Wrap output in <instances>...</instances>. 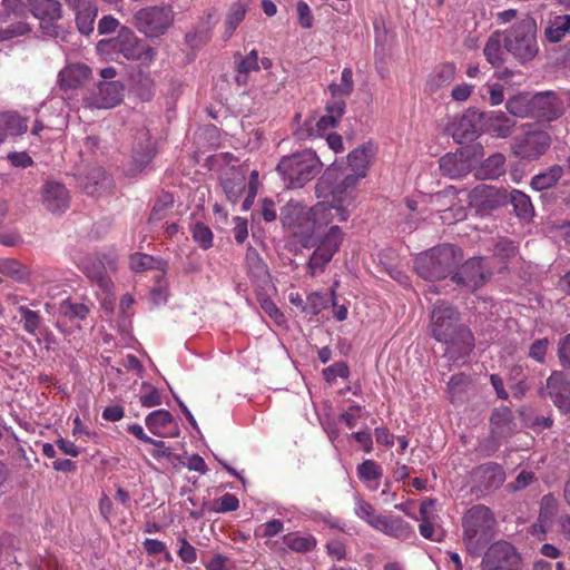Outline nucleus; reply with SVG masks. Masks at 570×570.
I'll return each mask as SVG.
<instances>
[{
    "mask_svg": "<svg viewBox=\"0 0 570 570\" xmlns=\"http://www.w3.org/2000/svg\"><path fill=\"white\" fill-rule=\"evenodd\" d=\"M459 313L451 305L441 302L432 311L431 328L433 337L444 344L461 345L470 350L473 335L469 328L459 325Z\"/></svg>",
    "mask_w": 570,
    "mask_h": 570,
    "instance_id": "1",
    "label": "nucleus"
},
{
    "mask_svg": "<svg viewBox=\"0 0 570 570\" xmlns=\"http://www.w3.org/2000/svg\"><path fill=\"white\" fill-rule=\"evenodd\" d=\"M497 521L492 511L482 504L472 507L462 519L463 540L469 553L478 556L494 535Z\"/></svg>",
    "mask_w": 570,
    "mask_h": 570,
    "instance_id": "2",
    "label": "nucleus"
},
{
    "mask_svg": "<svg viewBox=\"0 0 570 570\" xmlns=\"http://www.w3.org/2000/svg\"><path fill=\"white\" fill-rule=\"evenodd\" d=\"M322 167L317 155L313 150L306 149L284 156L276 169L287 188H302L321 173Z\"/></svg>",
    "mask_w": 570,
    "mask_h": 570,
    "instance_id": "3",
    "label": "nucleus"
},
{
    "mask_svg": "<svg viewBox=\"0 0 570 570\" xmlns=\"http://www.w3.org/2000/svg\"><path fill=\"white\" fill-rule=\"evenodd\" d=\"M504 48L520 63L533 60L539 52L537 24L531 17H524L503 32Z\"/></svg>",
    "mask_w": 570,
    "mask_h": 570,
    "instance_id": "4",
    "label": "nucleus"
},
{
    "mask_svg": "<svg viewBox=\"0 0 570 570\" xmlns=\"http://www.w3.org/2000/svg\"><path fill=\"white\" fill-rule=\"evenodd\" d=\"M355 194L336 186L332 191V202H318L311 207L308 219L313 224L312 234L326 227L335 219L345 222L350 217L351 207H353Z\"/></svg>",
    "mask_w": 570,
    "mask_h": 570,
    "instance_id": "5",
    "label": "nucleus"
},
{
    "mask_svg": "<svg viewBox=\"0 0 570 570\" xmlns=\"http://www.w3.org/2000/svg\"><path fill=\"white\" fill-rule=\"evenodd\" d=\"M312 235L317 239L316 248L308 261L309 272L314 276L324 271L325 266L332 261L335 253L340 249L343 240V232L338 226L334 225L325 233H321V230H318L315 234L311 233L309 236Z\"/></svg>",
    "mask_w": 570,
    "mask_h": 570,
    "instance_id": "6",
    "label": "nucleus"
},
{
    "mask_svg": "<svg viewBox=\"0 0 570 570\" xmlns=\"http://www.w3.org/2000/svg\"><path fill=\"white\" fill-rule=\"evenodd\" d=\"M86 276L105 292H110V275L117 271V257L114 254H90L77 261Z\"/></svg>",
    "mask_w": 570,
    "mask_h": 570,
    "instance_id": "7",
    "label": "nucleus"
},
{
    "mask_svg": "<svg viewBox=\"0 0 570 570\" xmlns=\"http://www.w3.org/2000/svg\"><path fill=\"white\" fill-rule=\"evenodd\" d=\"M174 18L170 6H154L139 10L135 14V22L138 30L147 37H159L173 26Z\"/></svg>",
    "mask_w": 570,
    "mask_h": 570,
    "instance_id": "8",
    "label": "nucleus"
},
{
    "mask_svg": "<svg viewBox=\"0 0 570 570\" xmlns=\"http://www.w3.org/2000/svg\"><path fill=\"white\" fill-rule=\"evenodd\" d=\"M522 559L517 549L504 540L492 543L485 551L480 570H521Z\"/></svg>",
    "mask_w": 570,
    "mask_h": 570,
    "instance_id": "9",
    "label": "nucleus"
},
{
    "mask_svg": "<svg viewBox=\"0 0 570 570\" xmlns=\"http://www.w3.org/2000/svg\"><path fill=\"white\" fill-rule=\"evenodd\" d=\"M346 104L342 100H333L326 106V115L318 119L308 118L303 127L295 131V136L299 140L321 137L327 134L328 130L336 127L338 120L345 111Z\"/></svg>",
    "mask_w": 570,
    "mask_h": 570,
    "instance_id": "10",
    "label": "nucleus"
},
{
    "mask_svg": "<svg viewBox=\"0 0 570 570\" xmlns=\"http://www.w3.org/2000/svg\"><path fill=\"white\" fill-rule=\"evenodd\" d=\"M112 49L129 60L148 66L155 58V50L146 42L139 40L128 28H121L112 40Z\"/></svg>",
    "mask_w": 570,
    "mask_h": 570,
    "instance_id": "11",
    "label": "nucleus"
},
{
    "mask_svg": "<svg viewBox=\"0 0 570 570\" xmlns=\"http://www.w3.org/2000/svg\"><path fill=\"white\" fill-rule=\"evenodd\" d=\"M550 145L551 137L547 131H528L524 136L514 139L512 153L521 159L534 160L540 158Z\"/></svg>",
    "mask_w": 570,
    "mask_h": 570,
    "instance_id": "12",
    "label": "nucleus"
},
{
    "mask_svg": "<svg viewBox=\"0 0 570 570\" xmlns=\"http://www.w3.org/2000/svg\"><path fill=\"white\" fill-rule=\"evenodd\" d=\"M449 130L458 144L474 140L483 131V112L469 108L451 122Z\"/></svg>",
    "mask_w": 570,
    "mask_h": 570,
    "instance_id": "13",
    "label": "nucleus"
},
{
    "mask_svg": "<svg viewBox=\"0 0 570 570\" xmlns=\"http://www.w3.org/2000/svg\"><path fill=\"white\" fill-rule=\"evenodd\" d=\"M31 12L40 21L43 35L59 38L61 33L57 21L62 17L61 3L58 0H36L31 6Z\"/></svg>",
    "mask_w": 570,
    "mask_h": 570,
    "instance_id": "14",
    "label": "nucleus"
},
{
    "mask_svg": "<svg viewBox=\"0 0 570 570\" xmlns=\"http://www.w3.org/2000/svg\"><path fill=\"white\" fill-rule=\"evenodd\" d=\"M372 156L371 146H361L348 154L347 166L352 174H347L338 185L354 194V188L361 178H364Z\"/></svg>",
    "mask_w": 570,
    "mask_h": 570,
    "instance_id": "15",
    "label": "nucleus"
},
{
    "mask_svg": "<svg viewBox=\"0 0 570 570\" xmlns=\"http://www.w3.org/2000/svg\"><path fill=\"white\" fill-rule=\"evenodd\" d=\"M490 277L482 257H473L466 261L456 272L452 279L466 289L474 291L481 287Z\"/></svg>",
    "mask_w": 570,
    "mask_h": 570,
    "instance_id": "16",
    "label": "nucleus"
},
{
    "mask_svg": "<svg viewBox=\"0 0 570 570\" xmlns=\"http://www.w3.org/2000/svg\"><path fill=\"white\" fill-rule=\"evenodd\" d=\"M541 393L548 395L561 412H570V380L564 373L553 371Z\"/></svg>",
    "mask_w": 570,
    "mask_h": 570,
    "instance_id": "17",
    "label": "nucleus"
},
{
    "mask_svg": "<svg viewBox=\"0 0 570 570\" xmlns=\"http://www.w3.org/2000/svg\"><path fill=\"white\" fill-rule=\"evenodd\" d=\"M155 156V142L148 132L142 131L134 146L131 159L127 165L126 174L135 176L142 171Z\"/></svg>",
    "mask_w": 570,
    "mask_h": 570,
    "instance_id": "18",
    "label": "nucleus"
},
{
    "mask_svg": "<svg viewBox=\"0 0 570 570\" xmlns=\"http://www.w3.org/2000/svg\"><path fill=\"white\" fill-rule=\"evenodd\" d=\"M563 101L552 91L539 92L532 97V114L552 121L562 116Z\"/></svg>",
    "mask_w": 570,
    "mask_h": 570,
    "instance_id": "19",
    "label": "nucleus"
},
{
    "mask_svg": "<svg viewBox=\"0 0 570 570\" xmlns=\"http://www.w3.org/2000/svg\"><path fill=\"white\" fill-rule=\"evenodd\" d=\"M75 13L77 29L81 35L89 36L94 31L98 9L91 0H66Z\"/></svg>",
    "mask_w": 570,
    "mask_h": 570,
    "instance_id": "20",
    "label": "nucleus"
},
{
    "mask_svg": "<svg viewBox=\"0 0 570 570\" xmlns=\"http://www.w3.org/2000/svg\"><path fill=\"white\" fill-rule=\"evenodd\" d=\"M43 206L53 214L63 213L70 204L67 188L58 181H47L41 191Z\"/></svg>",
    "mask_w": 570,
    "mask_h": 570,
    "instance_id": "21",
    "label": "nucleus"
},
{
    "mask_svg": "<svg viewBox=\"0 0 570 570\" xmlns=\"http://www.w3.org/2000/svg\"><path fill=\"white\" fill-rule=\"evenodd\" d=\"M458 199V191L455 187L451 186L445 188L442 191L434 194L431 197V204L435 207L439 213H443L441 218L444 222L451 223L449 217V213H453L452 218L454 220H460L464 218L465 213L462 206H455V200Z\"/></svg>",
    "mask_w": 570,
    "mask_h": 570,
    "instance_id": "22",
    "label": "nucleus"
},
{
    "mask_svg": "<svg viewBox=\"0 0 570 570\" xmlns=\"http://www.w3.org/2000/svg\"><path fill=\"white\" fill-rule=\"evenodd\" d=\"M145 424L158 438H176L179 435V428L174 423V417L167 410L150 412L145 419Z\"/></svg>",
    "mask_w": 570,
    "mask_h": 570,
    "instance_id": "23",
    "label": "nucleus"
},
{
    "mask_svg": "<svg viewBox=\"0 0 570 570\" xmlns=\"http://www.w3.org/2000/svg\"><path fill=\"white\" fill-rule=\"evenodd\" d=\"M374 530L399 541H405L414 535L413 527L399 515L382 514Z\"/></svg>",
    "mask_w": 570,
    "mask_h": 570,
    "instance_id": "24",
    "label": "nucleus"
},
{
    "mask_svg": "<svg viewBox=\"0 0 570 570\" xmlns=\"http://www.w3.org/2000/svg\"><path fill=\"white\" fill-rule=\"evenodd\" d=\"M124 97V86L119 81H102L92 95V105L97 108H114Z\"/></svg>",
    "mask_w": 570,
    "mask_h": 570,
    "instance_id": "25",
    "label": "nucleus"
},
{
    "mask_svg": "<svg viewBox=\"0 0 570 570\" xmlns=\"http://www.w3.org/2000/svg\"><path fill=\"white\" fill-rule=\"evenodd\" d=\"M515 120L502 111L483 112V131L491 132L497 138L511 136Z\"/></svg>",
    "mask_w": 570,
    "mask_h": 570,
    "instance_id": "26",
    "label": "nucleus"
},
{
    "mask_svg": "<svg viewBox=\"0 0 570 570\" xmlns=\"http://www.w3.org/2000/svg\"><path fill=\"white\" fill-rule=\"evenodd\" d=\"M439 164L442 174L452 179L465 176L471 168L470 160L463 150L442 156Z\"/></svg>",
    "mask_w": 570,
    "mask_h": 570,
    "instance_id": "27",
    "label": "nucleus"
},
{
    "mask_svg": "<svg viewBox=\"0 0 570 570\" xmlns=\"http://www.w3.org/2000/svg\"><path fill=\"white\" fill-rule=\"evenodd\" d=\"M434 249L420 254L414 262V268L417 275L428 281L444 278V269L438 264Z\"/></svg>",
    "mask_w": 570,
    "mask_h": 570,
    "instance_id": "28",
    "label": "nucleus"
},
{
    "mask_svg": "<svg viewBox=\"0 0 570 570\" xmlns=\"http://www.w3.org/2000/svg\"><path fill=\"white\" fill-rule=\"evenodd\" d=\"M87 195L100 196L111 187V178L101 167L91 168L81 181Z\"/></svg>",
    "mask_w": 570,
    "mask_h": 570,
    "instance_id": "29",
    "label": "nucleus"
},
{
    "mask_svg": "<svg viewBox=\"0 0 570 570\" xmlns=\"http://www.w3.org/2000/svg\"><path fill=\"white\" fill-rule=\"evenodd\" d=\"M90 76V69L82 63H72L59 72V83L62 89H76Z\"/></svg>",
    "mask_w": 570,
    "mask_h": 570,
    "instance_id": "30",
    "label": "nucleus"
},
{
    "mask_svg": "<svg viewBox=\"0 0 570 570\" xmlns=\"http://www.w3.org/2000/svg\"><path fill=\"white\" fill-rule=\"evenodd\" d=\"M222 187L227 199L235 204L246 190V175L240 169H232L222 179Z\"/></svg>",
    "mask_w": 570,
    "mask_h": 570,
    "instance_id": "31",
    "label": "nucleus"
},
{
    "mask_svg": "<svg viewBox=\"0 0 570 570\" xmlns=\"http://www.w3.org/2000/svg\"><path fill=\"white\" fill-rule=\"evenodd\" d=\"M455 72L456 67L452 62L438 65L428 77L426 89L430 92H436L449 86L453 81Z\"/></svg>",
    "mask_w": 570,
    "mask_h": 570,
    "instance_id": "32",
    "label": "nucleus"
},
{
    "mask_svg": "<svg viewBox=\"0 0 570 570\" xmlns=\"http://www.w3.org/2000/svg\"><path fill=\"white\" fill-rule=\"evenodd\" d=\"M28 130V119L17 112L0 114V144L8 136H20Z\"/></svg>",
    "mask_w": 570,
    "mask_h": 570,
    "instance_id": "33",
    "label": "nucleus"
},
{
    "mask_svg": "<svg viewBox=\"0 0 570 570\" xmlns=\"http://www.w3.org/2000/svg\"><path fill=\"white\" fill-rule=\"evenodd\" d=\"M507 50L504 48L503 32L495 31L487 40L483 55L492 67H500L505 61Z\"/></svg>",
    "mask_w": 570,
    "mask_h": 570,
    "instance_id": "34",
    "label": "nucleus"
},
{
    "mask_svg": "<svg viewBox=\"0 0 570 570\" xmlns=\"http://www.w3.org/2000/svg\"><path fill=\"white\" fill-rule=\"evenodd\" d=\"M474 476L487 490L500 487L505 479L502 468L493 462L480 465Z\"/></svg>",
    "mask_w": 570,
    "mask_h": 570,
    "instance_id": "35",
    "label": "nucleus"
},
{
    "mask_svg": "<svg viewBox=\"0 0 570 570\" xmlns=\"http://www.w3.org/2000/svg\"><path fill=\"white\" fill-rule=\"evenodd\" d=\"M470 196L473 200H479L481 205L487 208H495L507 202V195L504 193L489 185L475 187Z\"/></svg>",
    "mask_w": 570,
    "mask_h": 570,
    "instance_id": "36",
    "label": "nucleus"
},
{
    "mask_svg": "<svg viewBox=\"0 0 570 570\" xmlns=\"http://www.w3.org/2000/svg\"><path fill=\"white\" fill-rule=\"evenodd\" d=\"M434 253L438 258V264L444 269V275L446 276L452 272V269L459 264L462 259V253L460 248L454 245L444 244L438 247H434Z\"/></svg>",
    "mask_w": 570,
    "mask_h": 570,
    "instance_id": "37",
    "label": "nucleus"
},
{
    "mask_svg": "<svg viewBox=\"0 0 570 570\" xmlns=\"http://www.w3.org/2000/svg\"><path fill=\"white\" fill-rule=\"evenodd\" d=\"M570 32V14L551 17L546 27L544 35L548 41L559 42Z\"/></svg>",
    "mask_w": 570,
    "mask_h": 570,
    "instance_id": "38",
    "label": "nucleus"
},
{
    "mask_svg": "<svg viewBox=\"0 0 570 570\" xmlns=\"http://www.w3.org/2000/svg\"><path fill=\"white\" fill-rule=\"evenodd\" d=\"M504 156L494 154L484 160L475 176L481 179H497L504 173Z\"/></svg>",
    "mask_w": 570,
    "mask_h": 570,
    "instance_id": "39",
    "label": "nucleus"
},
{
    "mask_svg": "<svg viewBox=\"0 0 570 570\" xmlns=\"http://www.w3.org/2000/svg\"><path fill=\"white\" fill-rule=\"evenodd\" d=\"M328 89H330L333 100H342L345 102V99L352 94V91L354 89L352 69L344 68L341 73V82L340 83H331Z\"/></svg>",
    "mask_w": 570,
    "mask_h": 570,
    "instance_id": "40",
    "label": "nucleus"
},
{
    "mask_svg": "<svg viewBox=\"0 0 570 570\" xmlns=\"http://www.w3.org/2000/svg\"><path fill=\"white\" fill-rule=\"evenodd\" d=\"M563 175L562 167L556 165L548 170L532 177L531 186L535 190H544L553 187Z\"/></svg>",
    "mask_w": 570,
    "mask_h": 570,
    "instance_id": "41",
    "label": "nucleus"
},
{
    "mask_svg": "<svg viewBox=\"0 0 570 570\" xmlns=\"http://www.w3.org/2000/svg\"><path fill=\"white\" fill-rule=\"evenodd\" d=\"M259 70V58L258 51L253 49L247 56L242 58L237 65L236 81L238 85H245L247 82V75L252 71Z\"/></svg>",
    "mask_w": 570,
    "mask_h": 570,
    "instance_id": "42",
    "label": "nucleus"
},
{
    "mask_svg": "<svg viewBox=\"0 0 570 570\" xmlns=\"http://www.w3.org/2000/svg\"><path fill=\"white\" fill-rule=\"evenodd\" d=\"M354 513L358 519L363 520L372 529H374V524L377 523L382 515L381 513L376 512L372 504L358 495L354 498Z\"/></svg>",
    "mask_w": 570,
    "mask_h": 570,
    "instance_id": "43",
    "label": "nucleus"
},
{
    "mask_svg": "<svg viewBox=\"0 0 570 570\" xmlns=\"http://www.w3.org/2000/svg\"><path fill=\"white\" fill-rule=\"evenodd\" d=\"M510 202L513 206L514 213L522 219H528L533 214V206L528 195L524 193L513 189L510 193Z\"/></svg>",
    "mask_w": 570,
    "mask_h": 570,
    "instance_id": "44",
    "label": "nucleus"
},
{
    "mask_svg": "<svg viewBox=\"0 0 570 570\" xmlns=\"http://www.w3.org/2000/svg\"><path fill=\"white\" fill-rule=\"evenodd\" d=\"M58 312L60 315L69 318L70 321L85 320L88 316L90 308L83 303L63 299L59 303Z\"/></svg>",
    "mask_w": 570,
    "mask_h": 570,
    "instance_id": "45",
    "label": "nucleus"
},
{
    "mask_svg": "<svg viewBox=\"0 0 570 570\" xmlns=\"http://www.w3.org/2000/svg\"><path fill=\"white\" fill-rule=\"evenodd\" d=\"M164 265L165 263L161 259L142 253H135L129 259V266L135 272H144L155 268L160 269Z\"/></svg>",
    "mask_w": 570,
    "mask_h": 570,
    "instance_id": "46",
    "label": "nucleus"
},
{
    "mask_svg": "<svg viewBox=\"0 0 570 570\" xmlns=\"http://www.w3.org/2000/svg\"><path fill=\"white\" fill-rule=\"evenodd\" d=\"M507 110L515 117L524 118L532 114V97L518 95L507 101Z\"/></svg>",
    "mask_w": 570,
    "mask_h": 570,
    "instance_id": "47",
    "label": "nucleus"
},
{
    "mask_svg": "<svg viewBox=\"0 0 570 570\" xmlns=\"http://www.w3.org/2000/svg\"><path fill=\"white\" fill-rule=\"evenodd\" d=\"M245 262L248 273L253 278H263L267 275L266 265L256 249L249 247L246 250Z\"/></svg>",
    "mask_w": 570,
    "mask_h": 570,
    "instance_id": "48",
    "label": "nucleus"
},
{
    "mask_svg": "<svg viewBox=\"0 0 570 570\" xmlns=\"http://www.w3.org/2000/svg\"><path fill=\"white\" fill-rule=\"evenodd\" d=\"M246 4L242 2L233 3L226 17V31L225 37L229 38L239 23L244 20L246 14Z\"/></svg>",
    "mask_w": 570,
    "mask_h": 570,
    "instance_id": "49",
    "label": "nucleus"
},
{
    "mask_svg": "<svg viewBox=\"0 0 570 570\" xmlns=\"http://www.w3.org/2000/svg\"><path fill=\"white\" fill-rule=\"evenodd\" d=\"M284 543L295 552H308L316 546V539L313 535L286 534Z\"/></svg>",
    "mask_w": 570,
    "mask_h": 570,
    "instance_id": "50",
    "label": "nucleus"
},
{
    "mask_svg": "<svg viewBox=\"0 0 570 570\" xmlns=\"http://www.w3.org/2000/svg\"><path fill=\"white\" fill-rule=\"evenodd\" d=\"M212 26L209 22L199 23L194 30L185 36L186 43L191 48H198L206 43L210 38Z\"/></svg>",
    "mask_w": 570,
    "mask_h": 570,
    "instance_id": "51",
    "label": "nucleus"
},
{
    "mask_svg": "<svg viewBox=\"0 0 570 570\" xmlns=\"http://www.w3.org/2000/svg\"><path fill=\"white\" fill-rule=\"evenodd\" d=\"M0 20L6 21L10 17L22 18L29 8L22 0H2L1 1Z\"/></svg>",
    "mask_w": 570,
    "mask_h": 570,
    "instance_id": "52",
    "label": "nucleus"
},
{
    "mask_svg": "<svg viewBox=\"0 0 570 570\" xmlns=\"http://www.w3.org/2000/svg\"><path fill=\"white\" fill-rule=\"evenodd\" d=\"M135 91L141 100L148 101L155 94V83L150 73L139 72L135 80Z\"/></svg>",
    "mask_w": 570,
    "mask_h": 570,
    "instance_id": "53",
    "label": "nucleus"
},
{
    "mask_svg": "<svg viewBox=\"0 0 570 570\" xmlns=\"http://www.w3.org/2000/svg\"><path fill=\"white\" fill-rule=\"evenodd\" d=\"M18 312L21 316L23 330L29 334L36 336L41 326V316L38 312L29 309L26 306H19Z\"/></svg>",
    "mask_w": 570,
    "mask_h": 570,
    "instance_id": "54",
    "label": "nucleus"
},
{
    "mask_svg": "<svg viewBox=\"0 0 570 570\" xmlns=\"http://www.w3.org/2000/svg\"><path fill=\"white\" fill-rule=\"evenodd\" d=\"M441 519H435L429 521V523H420L419 532L420 534L430 541L441 542L444 538V531L441 527Z\"/></svg>",
    "mask_w": 570,
    "mask_h": 570,
    "instance_id": "55",
    "label": "nucleus"
},
{
    "mask_svg": "<svg viewBox=\"0 0 570 570\" xmlns=\"http://www.w3.org/2000/svg\"><path fill=\"white\" fill-rule=\"evenodd\" d=\"M357 475L364 482L375 481L382 476V468L373 460H365L357 466Z\"/></svg>",
    "mask_w": 570,
    "mask_h": 570,
    "instance_id": "56",
    "label": "nucleus"
},
{
    "mask_svg": "<svg viewBox=\"0 0 570 570\" xmlns=\"http://www.w3.org/2000/svg\"><path fill=\"white\" fill-rule=\"evenodd\" d=\"M194 240L203 248L208 249L213 246V232L203 223H197L191 229Z\"/></svg>",
    "mask_w": 570,
    "mask_h": 570,
    "instance_id": "57",
    "label": "nucleus"
},
{
    "mask_svg": "<svg viewBox=\"0 0 570 570\" xmlns=\"http://www.w3.org/2000/svg\"><path fill=\"white\" fill-rule=\"evenodd\" d=\"M511 423V411L508 407H501L495 410L491 415V425L498 433H503L510 430Z\"/></svg>",
    "mask_w": 570,
    "mask_h": 570,
    "instance_id": "58",
    "label": "nucleus"
},
{
    "mask_svg": "<svg viewBox=\"0 0 570 570\" xmlns=\"http://www.w3.org/2000/svg\"><path fill=\"white\" fill-rule=\"evenodd\" d=\"M30 31L31 28L26 21H18L17 23H12L3 29H0V42L27 35Z\"/></svg>",
    "mask_w": 570,
    "mask_h": 570,
    "instance_id": "59",
    "label": "nucleus"
},
{
    "mask_svg": "<svg viewBox=\"0 0 570 570\" xmlns=\"http://www.w3.org/2000/svg\"><path fill=\"white\" fill-rule=\"evenodd\" d=\"M435 499H425L420 505V517L410 515L412 519L417 520L420 523H429L431 520L439 519L440 515L435 511Z\"/></svg>",
    "mask_w": 570,
    "mask_h": 570,
    "instance_id": "60",
    "label": "nucleus"
},
{
    "mask_svg": "<svg viewBox=\"0 0 570 570\" xmlns=\"http://www.w3.org/2000/svg\"><path fill=\"white\" fill-rule=\"evenodd\" d=\"M258 171L257 170H253L249 175V181H248V186H247V195L242 204V209L243 210H248L253 203H254V199L257 195V190H258Z\"/></svg>",
    "mask_w": 570,
    "mask_h": 570,
    "instance_id": "61",
    "label": "nucleus"
},
{
    "mask_svg": "<svg viewBox=\"0 0 570 570\" xmlns=\"http://www.w3.org/2000/svg\"><path fill=\"white\" fill-rule=\"evenodd\" d=\"M179 549L177 554L185 563H194L197 560V550L193 547L186 538L178 539Z\"/></svg>",
    "mask_w": 570,
    "mask_h": 570,
    "instance_id": "62",
    "label": "nucleus"
},
{
    "mask_svg": "<svg viewBox=\"0 0 570 570\" xmlns=\"http://www.w3.org/2000/svg\"><path fill=\"white\" fill-rule=\"evenodd\" d=\"M556 500L552 495H544L541 500V509L539 520L542 523H548L551 521L552 517L556 513Z\"/></svg>",
    "mask_w": 570,
    "mask_h": 570,
    "instance_id": "63",
    "label": "nucleus"
},
{
    "mask_svg": "<svg viewBox=\"0 0 570 570\" xmlns=\"http://www.w3.org/2000/svg\"><path fill=\"white\" fill-rule=\"evenodd\" d=\"M204 567L206 570H232V561L223 554H215Z\"/></svg>",
    "mask_w": 570,
    "mask_h": 570,
    "instance_id": "64",
    "label": "nucleus"
}]
</instances>
